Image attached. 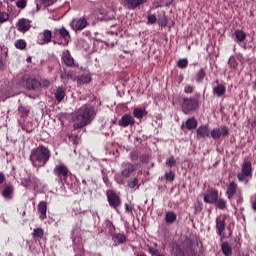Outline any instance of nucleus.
<instances>
[{"label":"nucleus","instance_id":"5701e85b","mask_svg":"<svg viewBox=\"0 0 256 256\" xmlns=\"http://www.w3.org/2000/svg\"><path fill=\"white\" fill-rule=\"evenodd\" d=\"M87 27V19L85 17H81L77 20L74 31H83Z\"/></svg>","mask_w":256,"mask_h":256},{"label":"nucleus","instance_id":"1a4fd4ad","mask_svg":"<svg viewBox=\"0 0 256 256\" xmlns=\"http://www.w3.org/2000/svg\"><path fill=\"white\" fill-rule=\"evenodd\" d=\"M22 185L26 189H31V187H33V189H37V187H39V178L35 176H28L27 178L22 179Z\"/></svg>","mask_w":256,"mask_h":256},{"label":"nucleus","instance_id":"412c9836","mask_svg":"<svg viewBox=\"0 0 256 256\" xmlns=\"http://www.w3.org/2000/svg\"><path fill=\"white\" fill-rule=\"evenodd\" d=\"M76 81L78 86L87 85L91 83V74L88 73V74H83L81 76H77Z\"/></svg>","mask_w":256,"mask_h":256},{"label":"nucleus","instance_id":"7ed1b4c3","mask_svg":"<svg viewBox=\"0 0 256 256\" xmlns=\"http://www.w3.org/2000/svg\"><path fill=\"white\" fill-rule=\"evenodd\" d=\"M53 175H55L61 183H67V179L69 178V175H71V172L67 165L60 163L54 167Z\"/></svg>","mask_w":256,"mask_h":256},{"label":"nucleus","instance_id":"69168bd1","mask_svg":"<svg viewBox=\"0 0 256 256\" xmlns=\"http://www.w3.org/2000/svg\"><path fill=\"white\" fill-rule=\"evenodd\" d=\"M26 61H27V63H31V57H28V58L26 59Z\"/></svg>","mask_w":256,"mask_h":256},{"label":"nucleus","instance_id":"de8ad7c7","mask_svg":"<svg viewBox=\"0 0 256 256\" xmlns=\"http://www.w3.org/2000/svg\"><path fill=\"white\" fill-rule=\"evenodd\" d=\"M51 85V82L47 79L41 80L39 82V87H49Z\"/></svg>","mask_w":256,"mask_h":256},{"label":"nucleus","instance_id":"052dcab7","mask_svg":"<svg viewBox=\"0 0 256 256\" xmlns=\"http://www.w3.org/2000/svg\"><path fill=\"white\" fill-rule=\"evenodd\" d=\"M174 0H166V7H169V5L173 4Z\"/></svg>","mask_w":256,"mask_h":256},{"label":"nucleus","instance_id":"603ef678","mask_svg":"<svg viewBox=\"0 0 256 256\" xmlns=\"http://www.w3.org/2000/svg\"><path fill=\"white\" fill-rule=\"evenodd\" d=\"M157 21V18L154 15L148 16V23H155Z\"/></svg>","mask_w":256,"mask_h":256},{"label":"nucleus","instance_id":"2eb2a0df","mask_svg":"<svg viewBox=\"0 0 256 256\" xmlns=\"http://www.w3.org/2000/svg\"><path fill=\"white\" fill-rule=\"evenodd\" d=\"M62 61L67 67H73L75 65V60L73 59V56H71V52H69V50L62 53Z\"/></svg>","mask_w":256,"mask_h":256},{"label":"nucleus","instance_id":"338daca9","mask_svg":"<svg viewBox=\"0 0 256 256\" xmlns=\"http://www.w3.org/2000/svg\"><path fill=\"white\" fill-rule=\"evenodd\" d=\"M0 69H3V61L0 60Z\"/></svg>","mask_w":256,"mask_h":256},{"label":"nucleus","instance_id":"a19ab883","mask_svg":"<svg viewBox=\"0 0 256 256\" xmlns=\"http://www.w3.org/2000/svg\"><path fill=\"white\" fill-rule=\"evenodd\" d=\"M139 185V180L137 178H133L128 182L129 189H135Z\"/></svg>","mask_w":256,"mask_h":256},{"label":"nucleus","instance_id":"39448f33","mask_svg":"<svg viewBox=\"0 0 256 256\" xmlns=\"http://www.w3.org/2000/svg\"><path fill=\"white\" fill-rule=\"evenodd\" d=\"M245 177H253L251 161H244L242 164V172L237 175L238 181H245Z\"/></svg>","mask_w":256,"mask_h":256},{"label":"nucleus","instance_id":"8fccbe9b","mask_svg":"<svg viewBox=\"0 0 256 256\" xmlns=\"http://www.w3.org/2000/svg\"><path fill=\"white\" fill-rule=\"evenodd\" d=\"M195 90V87L191 86V85H186L184 88V92L186 93H192Z\"/></svg>","mask_w":256,"mask_h":256},{"label":"nucleus","instance_id":"4d7b16f0","mask_svg":"<svg viewBox=\"0 0 256 256\" xmlns=\"http://www.w3.org/2000/svg\"><path fill=\"white\" fill-rule=\"evenodd\" d=\"M135 256H147V254H145L144 252H135L134 253Z\"/></svg>","mask_w":256,"mask_h":256},{"label":"nucleus","instance_id":"9d476101","mask_svg":"<svg viewBox=\"0 0 256 256\" xmlns=\"http://www.w3.org/2000/svg\"><path fill=\"white\" fill-rule=\"evenodd\" d=\"M120 127H133L135 125V118L131 114H124L118 121Z\"/></svg>","mask_w":256,"mask_h":256},{"label":"nucleus","instance_id":"a18cd8bd","mask_svg":"<svg viewBox=\"0 0 256 256\" xmlns=\"http://www.w3.org/2000/svg\"><path fill=\"white\" fill-rule=\"evenodd\" d=\"M16 6L18 9H25V7H27V0H18Z\"/></svg>","mask_w":256,"mask_h":256},{"label":"nucleus","instance_id":"423d86ee","mask_svg":"<svg viewBox=\"0 0 256 256\" xmlns=\"http://www.w3.org/2000/svg\"><path fill=\"white\" fill-rule=\"evenodd\" d=\"M226 219L227 217L225 215H219L216 218V230L221 239H225V227L227 225L225 223Z\"/></svg>","mask_w":256,"mask_h":256},{"label":"nucleus","instance_id":"a211bd4d","mask_svg":"<svg viewBox=\"0 0 256 256\" xmlns=\"http://www.w3.org/2000/svg\"><path fill=\"white\" fill-rule=\"evenodd\" d=\"M237 191H239V187L237 186V183L231 182L226 191V195L228 199H233V197L237 195Z\"/></svg>","mask_w":256,"mask_h":256},{"label":"nucleus","instance_id":"dca6fc26","mask_svg":"<svg viewBox=\"0 0 256 256\" xmlns=\"http://www.w3.org/2000/svg\"><path fill=\"white\" fill-rule=\"evenodd\" d=\"M147 0H124L127 9L135 10L137 7H141Z\"/></svg>","mask_w":256,"mask_h":256},{"label":"nucleus","instance_id":"bf43d9fd","mask_svg":"<svg viewBox=\"0 0 256 256\" xmlns=\"http://www.w3.org/2000/svg\"><path fill=\"white\" fill-rule=\"evenodd\" d=\"M103 181H104V183H105L106 185H109V177L104 176V177H103Z\"/></svg>","mask_w":256,"mask_h":256},{"label":"nucleus","instance_id":"f3484780","mask_svg":"<svg viewBox=\"0 0 256 256\" xmlns=\"http://www.w3.org/2000/svg\"><path fill=\"white\" fill-rule=\"evenodd\" d=\"M38 212L40 213L39 219L45 221L47 219V202L41 201L38 204Z\"/></svg>","mask_w":256,"mask_h":256},{"label":"nucleus","instance_id":"20e7f679","mask_svg":"<svg viewBox=\"0 0 256 256\" xmlns=\"http://www.w3.org/2000/svg\"><path fill=\"white\" fill-rule=\"evenodd\" d=\"M199 107V100L196 98H183L182 100V111L185 115H189L191 111H195Z\"/></svg>","mask_w":256,"mask_h":256},{"label":"nucleus","instance_id":"680f3d73","mask_svg":"<svg viewBox=\"0 0 256 256\" xmlns=\"http://www.w3.org/2000/svg\"><path fill=\"white\" fill-rule=\"evenodd\" d=\"M131 159H132V161L137 160V155L131 154Z\"/></svg>","mask_w":256,"mask_h":256},{"label":"nucleus","instance_id":"2f4dec72","mask_svg":"<svg viewBox=\"0 0 256 256\" xmlns=\"http://www.w3.org/2000/svg\"><path fill=\"white\" fill-rule=\"evenodd\" d=\"M133 117H135L136 119H141L142 117H145V110L141 108H135L133 110Z\"/></svg>","mask_w":256,"mask_h":256},{"label":"nucleus","instance_id":"f257e3e1","mask_svg":"<svg viewBox=\"0 0 256 256\" xmlns=\"http://www.w3.org/2000/svg\"><path fill=\"white\" fill-rule=\"evenodd\" d=\"M93 117H95V109L89 104L83 105L72 114L73 129H83L93 121Z\"/></svg>","mask_w":256,"mask_h":256},{"label":"nucleus","instance_id":"6e6552de","mask_svg":"<svg viewBox=\"0 0 256 256\" xmlns=\"http://www.w3.org/2000/svg\"><path fill=\"white\" fill-rule=\"evenodd\" d=\"M212 139H221V137H229V128L222 126L221 128H215L210 132Z\"/></svg>","mask_w":256,"mask_h":256},{"label":"nucleus","instance_id":"6e6d98bb","mask_svg":"<svg viewBox=\"0 0 256 256\" xmlns=\"http://www.w3.org/2000/svg\"><path fill=\"white\" fill-rule=\"evenodd\" d=\"M3 181H5V174H3V172H0V185L3 184Z\"/></svg>","mask_w":256,"mask_h":256},{"label":"nucleus","instance_id":"4be33fe9","mask_svg":"<svg viewBox=\"0 0 256 256\" xmlns=\"http://www.w3.org/2000/svg\"><path fill=\"white\" fill-rule=\"evenodd\" d=\"M234 37V41L238 44H241L243 41H245V39H247V34L243 30H236L234 32Z\"/></svg>","mask_w":256,"mask_h":256},{"label":"nucleus","instance_id":"0e129e2a","mask_svg":"<svg viewBox=\"0 0 256 256\" xmlns=\"http://www.w3.org/2000/svg\"><path fill=\"white\" fill-rule=\"evenodd\" d=\"M83 185L87 186V180H82Z\"/></svg>","mask_w":256,"mask_h":256},{"label":"nucleus","instance_id":"ea45409f","mask_svg":"<svg viewBox=\"0 0 256 256\" xmlns=\"http://www.w3.org/2000/svg\"><path fill=\"white\" fill-rule=\"evenodd\" d=\"M228 65L231 69H237V65H239V63H237V60L234 57H230Z\"/></svg>","mask_w":256,"mask_h":256},{"label":"nucleus","instance_id":"09e8293b","mask_svg":"<svg viewBox=\"0 0 256 256\" xmlns=\"http://www.w3.org/2000/svg\"><path fill=\"white\" fill-rule=\"evenodd\" d=\"M42 1V5H44V7H51V5H53V3H55V0H41Z\"/></svg>","mask_w":256,"mask_h":256},{"label":"nucleus","instance_id":"c03bdc74","mask_svg":"<svg viewBox=\"0 0 256 256\" xmlns=\"http://www.w3.org/2000/svg\"><path fill=\"white\" fill-rule=\"evenodd\" d=\"M9 21V14L6 12H0V23H5Z\"/></svg>","mask_w":256,"mask_h":256},{"label":"nucleus","instance_id":"37998d69","mask_svg":"<svg viewBox=\"0 0 256 256\" xmlns=\"http://www.w3.org/2000/svg\"><path fill=\"white\" fill-rule=\"evenodd\" d=\"M165 179L170 181V183L175 181V173L173 171L166 172L165 173Z\"/></svg>","mask_w":256,"mask_h":256},{"label":"nucleus","instance_id":"c85d7f7f","mask_svg":"<svg viewBox=\"0 0 256 256\" xmlns=\"http://www.w3.org/2000/svg\"><path fill=\"white\" fill-rule=\"evenodd\" d=\"M43 43L42 45H47V43H51V39L53 37V34L50 30H44L43 33Z\"/></svg>","mask_w":256,"mask_h":256},{"label":"nucleus","instance_id":"f704fd0d","mask_svg":"<svg viewBox=\"0 0 256 256\" xmlns=\"http://www.w3.org/2000/svg\"><path fill=\"white\" fill-rule=\"evenodd\" d=\"M177 221V214L174 212H168L166 214V223H175Z\"/></svg>","mask_w":256,"mask_h":256},{"label":"nucleus","instance_id":"4468645a","mask_svg":"<svg viewBox=\"0 0 256 256\" xmlns=\"http://www.w3.org/2000/svg\"><path fill=\"white\" fill-rule=\"evenodd\" d=\"M18 31L21 33H27L31 29V21L28 19L22 18L18 21Z\"/></svg>","mask_w":256,"mask_h":256},{"label":"nucleus","instance_id":"9b49d317","mask_svg":"<svg viewBox=\"0 0 256 256\" xmlns=\"http://www.w3.org/2000/svg\"><path fill=\"white\" fill-rule=\"evenodd\" d=\"M1 195L6 201L13 200V195H15V187H13V185L11 184L6 185L3 188Z\"/></svg>","mask_w":256,"mask_h":256},{"label":"nucleus","instance_id":"4c0bfd02","mask_svg":"<svg viewBox=\"0 0 256 256\" xmlns=\"http://www.w3.org/2000/svg\"><path fill=\"white\" fill-rule=\"evenodd\" d=\"M203 79H205V69L201 68L196 74V81H198V83H201Z\"/></svg>","mask_w":256,"mask_h":256},{"label":"nucleus","instance_id":"13d9d810","mask_svg":"<svg viewBox=\"0 0 256 256\" xmlns=\"http://www.w3.org/2000/svg\"><path fill=\"white\" fill-rule=\"evenodd\" d=\"M176 256H185V252H183L181 249H179Z\"/></svg>","mask_w":256,"mask_h":256},{"label":"nucleus","instance_id":"7c9ffc66","mask_svg":"<svg viewBox=\"0 0 256 256\" xmlns=\"http://www.w3.org/2000/svg\"><path fill=\"white\" fill-rule=\"evenodd\" d=\"M43 235H45L43 228H35L32 232L33 239H43Z\"/></svg>","mask_w":256,"mask_h":256},{"label":"nucleus","instance_id":"473e14b6","mask_svg":"<svg viewBox=\"0 0 256 256\" xmlns=\"http://www.w3.org/2000/svg\"><path fill=\"white\" fill-rule=\"evenodd\" d=\"M187 129H197V120L195 118H190L186 121Z\"/></svg>","mask_w":256,"mask_h":256},{"label":"nucleus","instance_id":"c756f323","mask_svg":"<svg viewBox=\"0 0 256 256\" xmlns=\"http://www.w3.org/2000/svg\"><path fill=\"white\" fill-rule=\"evenodd\" d=\"M26 87L27 89L31 90V89H37V87H39V81L30 78L26 80Z\"/></svg>","mask_w":256,"mask_h":256},{"label":"nucleus","instance_id":"3c124183","mask_svg":"<svg viewBox=\"0 0 256 256\" xmlns=\"http://www.w3.org/2000/svg\"><path fill=\"white\" fill-rule=\"evenodd\" d=\"M126 213H133V206L125 204Z\"/></svg>","mask_w":256,"mask_h":256},{"label":"nucleus","instance_id":"49530a36","mask_svg":"<svg viewBox=\"0 0 256 256\" xmlns=\"http://www.w3.org/2000/svg\"><path fill=\"white\" fill-rule=\"evenodd\" d=\"M177 160H175V157L171 156L167 161L166 165H169V167H173V165H176Z\"/></svg>","mask_w":256,"mask_h":256},{"label":"nucleus","instance_id":"c9c22d12","mask_svg":"<svg viewBox=\"0 0 256 256\" xmlns=\"http://www.w3.org/2000/svg\"><path fill=\"white\" fill-rule=\"evenodd\" d=\"M15 47L16 49L23 50L25 47H27V42H25L23 39H19L15 42Z\"/></svg>","mask_w":256,"mask_h":256},{"label":"nucleus","instance_id":"58836bf2","mask_svg":"<svg viewBox=\"0 0 256 256\" xmlns=\"http://www.w3.org/2000/svg\"><path fill=\"white\" fill-rule=\"evenodd\" d=\"M187 65H189V61L186 58H182L177 62L179 69H185Z\"/></svg>","mask_w":256,"mask_h":256},{"label":"nucleus","instance_id":"72a5a7b5","mask_svg":"<svg viewBox=\"0 0 256 256\" xmlns=\"http://www.w3.org/2000/svg\"><path fill=\"white\" fill-rule=\"evenodd\" d=\"M148 253L152 256H161V252H159V249H157V244H154L153 246L148 247Z\"/></svg>","mask_w":256,"mask_h":256},{"label":"nucleus","instance_id":"f8f14e48","mask_svg":"<svg viewBox=\"0 0 256 256\" xmlns=\"http://www.w3.org/2000/svg\"><path fill=\"white\" fill-rule=\"evenodd\" d=\"M219 199V192L217 190H211L208 194L204 195V202L210 203L213 205V203H217Z\"/></svg>","mask_w":256,"mask_h":256},{"label":"nucleus","instance_id":"6ab92c4d","mask_svg":"<svg viewBox=\"0 0 256 256\" xmlns=\"http://www.w3.org/2000/svg\"><path fill=\"white\" fill-rule=\"evenodd\" d=\"M197 138L198 139H205L207 137L211 136V132L209 131V127L208 126H200L197 129Z\"/></svg>","mask_w":256,"mask_h":256},{"label":"nucleus","instance_id":"79ce46f5","mask_svg":"<svg viewBox=\"0 0 256 256\" xmlns=\"http://www.w3.org/2000/svg\"><path fill=\"white\" fill-rule=\"evenodd\" d=\"M216 205L218 209H225L227 207V202L225 201V199H219L216 201Z\"/></svg>","mask_w":256,"mask_h":256},{"label":"nucleus","instance_id":"0eeeda50","mask_svg":"<svg viewBox=\"0 0 256 256\" xmlns=\"http://www.w3.org/2000/svg\"><path fill=\"white\" fill-rule=\"evenodd\" d=\"M107 199H108V203H109L110 207H112V209H117V208L121 207V198L119 197V195H117V193H115L113 191H108Z\"/></svg>","mask_w":256,"mask_h":256},{"label":"nucleus","instance_id":"e2e57ef3","mask_svg":"<svg viewBox=\"0 0 256 256\" xmlns=\"http://www.w3.org/2000/svg\"><path fill=\"white\" fill-rule=\"evenodd\" d=\"M117 183H119V185H125V182L123 180H117Z\"/></svg>","mask_w":256,"mask_h":256},{"label":"nucleus","instance_id":"5fc2aeb1","mask_svg":"<svg viewBox=\"0 0 256 256\" xmlns=\"http://www.w3.org/2000/svg\"><path fill=\"white\" fill-rule=\"evenodd\" d=\"M96 11H97V13H99V15H105V13H106L104 8H98Z\"/></svg>","mask_w":256,"mask_h":256},{"label":"nucleus","instance_id":"bb28decb","mask_svg":"<svg viewBox=\"0 0 256 256\" xmlns=\"http://www.w3.org/2000/svg\"><path fill=\"white\" fill-rule=\"evenodd\" d=\"M57 32L59 33L60 38L64 39V41H69V39H71V34H69V30H66L65 27L58 29Z\"/></svg>","mask_w":256,"mask_h":256},{"label":"nucleus","instance_id":"a878e982","mask_svg":"<svg viewBox=\"0 0 256 256\" xmlns=\"http://www.w3.org/2000/svg\"><path fill=\"white\" fill-rule=\"evenodd\" d=\"M61 79H71V81H77V75L73 71H64L60 75Z\"/></svg>","mask_w":256,"mask_h":256},{"label":"nucleus","instance_id":"ddd939ff","mask_svg":"<svg viewBox=\"0 0 256 256\" xmlns=\"http://www.w3.org/2000/svg\"><path fill=\"white\" fill-rule=\"evenodd\" d=\"M135 171V165L129 163V162H124L122 164V176L123 177H130L131 174H133Z\"/></svg>","mask_w":256,"mask_h":256},{"label":"nucleus","instance_id":"f03ea898","mask_svg":"<svg viewBox=\"0 0 256 256\" xmlns=\"http://www.w3.org/2000/svg\"><path fill=\"white\" fill-rule=\"evenodd\" d=\"M29 159L35 169H41V167H45L49 163L51 150L46 146L39 145L37 148L31 150Z\"/></svg>","mask_w":256,"mask_h":256},{"label":"nucleus","instance_id":"393cba45","mask_svg":"<svg viewBox=\"0 0 256 256\" xmlns=\"http://www.w3.org/2000/svg\"><path fill=\"white\" fill-rule=\"evenodd\" d=\"M227 88L223 84H218L216 87L213 88V93L217 95V97H223Z\"/></svg>","mask_w":256,"mask_h":256},{"label":"nucleus","instance_id":"cd10ccee","mask_svg":"<svg viewBox=\"0 0 256 256\" xmlns=\"http://www.w3.org/2000/svg\"><path fill=\"white\" fill-rule=\"evenodd\" d=\"M221 249H222V253L225 256H230L233 253V248H231V245H229L227 242L222 243Z\"/></svg>","mask_w":256,"mask_h":256},{"label":"nucleus","instance_id":"b1692460","mask_svg":"<svg viewBox=\"0 0 256 256\" xmlns=\"http://www.w3.org/2000/svg\"><path fill=\"white\" fill-rule=\"evenodd\" d=\"M54 97L58 103H61L65 99V88L64 87H58L56 91L54 92Z\"/></svg>","mask_w":256,"mask_h":256},{"label":"nucleus","instance_id":"aec40b11","mask_svg":"<svg viewBox=\"0 0 256 256\" xmlns=\"http://www.w3.org/2000/svg\"><path fill=\"white\" fill-rule=\"evenodd\" d=\"M112 241L117 245H123V243H127V236L123 233H114L112 235Z\"/></svg>","mask_w":256,"mask_h":256},{"label":"nucleus","instance_id":"864d4df0","mask_svg":"<svg viewBox=\"0 0 256 256\" xmlns=\"http://www.w3.org/2000/svg\"><path fill=\"white\" fill-rule=\"evenodd\" d=\"M140 161H142V163H147L149 161V156L147 155H142L140 157Z\"/></svg>","mask_w":256,"mask_h":256},{"label":"nucleus","instance_id":"e433bc0d","mask_svg":"<svg viewBox=\"0 0 256 256\" xmlns=\"http://www.w3.org/2000/svg\"><path fill=\"white\" fill-rule=\"evenodd\" d=\"M18 113L21 117H27L29 115V109H27L25 106H19Z\"/></svg>","mask_w":256,"mask_h":256},{"label":"nucleus","instance_id":"774afa93","mask_svg":"<svg viewBox=\"0 0 256 256\" xmlns=\"http://www.w3.org/2000/svg\"><path fill=\"white\" fill-rule=\"evenodd\" d=\"M163 25H164V26L167 25V22H163V21H162V26H163Z\"/></svg>","mask_w":256,"mask_h":256}]
</instances>
